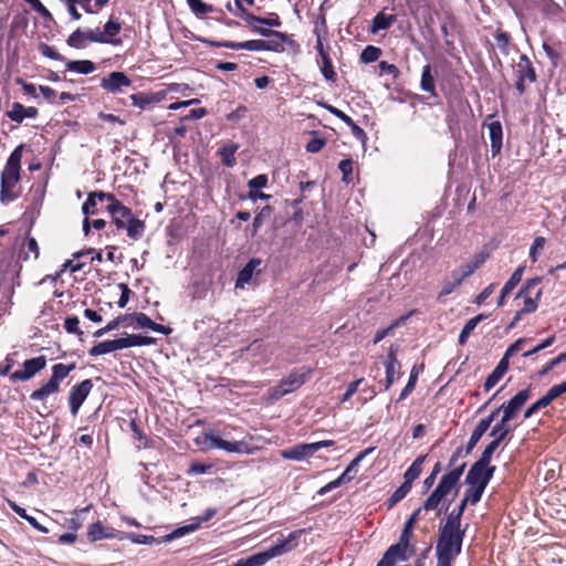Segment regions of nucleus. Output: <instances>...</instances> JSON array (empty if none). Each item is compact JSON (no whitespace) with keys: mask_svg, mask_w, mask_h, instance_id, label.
<instances>
[{"mask_svg":"<svg viewBox=\"0 0 566 566\" xmlns=\"http://www.w3.org/2000/svg\"><path fill=\"white\" fill-rule=\"evenodd\" d=\"M120 350L119 339L104 340L94 345L90 350V356H101L105 354Z\"/></svg>","mask_w":566,"mask_h":566,"instance_id":"cd10ccee","label":"nucleus"},{"mask_svg":"<svg viewBox=\"0 0 566 566\" xmlns=\"http://www.w3.org/2000/svg\"><path fill=\"white\" fill-rule=\"evenodd\" d=\"M364 381V378H359L347 386L345 394L340 398V402L348 401L354 394L357 392L359 385Z\"/></svg>","mask_w":566,"mask_h":566,"instance_id":"69168bd1","label":"nucleus"},{"mask_svg":"<svg viewBox=\"0 0 566 566\" xmlns=\"http://www.w3.org/2000/svg\"><path fill=\"white\" fill-rule=\"evenodd\" d=\"M101 202L106 201V209L112 217L113 223L118 230H126L127 235L133 240H138L145 231V222L135 218L127 207L112 193L99 192Z\"/></svg>","mask_w":566,"mask_h":566,"instance_id":"f257e3e1","label":"nucleus"},{"mask_svg":"<svg viewBox=\"0 0 566 566\" xmlns=\"http://www.w3.org/2000/svg\"><path fill=\"white\" fill-rule=\"evenodd\" d=\"M209 449H220L230 453H251L249 444L244 441H227L223 440L214 430H208L203 433Z\"/></svg>","mask_w":566,"mask_h":566,"instance_id":"0eeeda50","label":"nucleus"},{"mask_svg":"<svg viewBox=\"0 0 566 566\" xmlns=\"http://www.w3.org/2000/svg\"><path fill=\"white\" fill-rule=\"evenodd\" d=\"M464 531L454 528L452 523H446L439 534L436 546L437 562L452 565L461 554Z\"/></svg>","mask_w":566,"mask_h":566,"instance_id":"7ed1b4c3","label":"nucleus"},{"mask_svg":"<svg viewBox=\"0 0 566 566\" xmlns=\"http://www.w3.org/2000/svg\"><path fill=\"white\" fill-rule=\"evenodd\" d=\"M546 243L545 238L543 237H536L533 241V244L530 249V258L533 262L537 261V255L541 250H543L544 245Z\"/></svg>","mask_w":566,"mask_h":566,"instance_id":"6e6d98bb","label":"nucleus"},{"mask_svg":"<svg viewBox=\"0 0 566 566\" xmlns=\"http://www.w3.org/2000/svg\"><path fill=\"white\" fill-rule=\"evenodd\" d=\"M322 60V65H321V72L323 74V76L328 80V81H332L334 80L335 77V71L333 69V64H332V60L329 56H323Z\"/></svg>","mask_w":566,"mask_h":566,"instance_id":"603ef678","label":"nucleus"},{"mask_svg":"<svg viewBox=\"0 0 566 566\" xmlns=\"http://www.w3.org/2000/svg\"><path fill=\"white\" fill-rule=\"evenodd\" d=\"M373 448L366 449L365 451L360 452L355 459H353L348 467L345 469V471L339 475L342 480H344L345 482L352 481L357 472V467L359 465L361 460L367 454L373 452Z\"/></svg>","mask_w":566,"mask_h":566,"instance_id":"7c9ffc66","label":"nucleus"},{"mask_svg":"<svg viewBox=\"0 0 566 566\" xmlns=\"http://www.w3.org/2000/svg\"><path fill=\"white\" fill-rule=\"evenodd\" d=\"M338 168L343 174V181L349 182L352 180L350 175L353 172V160L352 159L340 160Z\"/></svg>","mask_w":566,"mask_h":566,"instance_id":"4d7b16f0","label":"nucleus"},{"mask_svg":"<svg viewBox=\"0 0 566 566\" xmlns=\"http://www.w3.org/2000/svg\"><path fill=\"white\" fill-rule=\"evenodd\" d=\"M500 443H501L500 441L493 439L486 446V448L484 449V451L481 454V458L478 461H481V462H483L485 464L491 465L490 463H491V460H492V455L495 452V450L499 448Z\"/></svg>","mask_w":566,"mask_h":566,"instance_id":"8fccbe9b","label":"nucleus"},{"mask_svg":"<svg viewBox=\"0 0 566 566\" xmlns=\"http://www.w3.org/2000/svg\"><path fill=\"white\" fill-rule=\"evenodd\" d=\"M310 374L311 370L307 368L292 370L279 385L269 390L270 399L275 401L295 391L308 379Z\"/></svg>","mask_w":566,"mask_h":566,"instance_id":"39448f33","label":"nucleus"},{"mask_svg":"<svg viewBox=\"0 0 566 566\" xmlns=\"http://www.w3.org/2000/svg\"><path fill=\"white\" fill-rule=\"evenodd\" d=\"M396 21L395 15H386L384 11L377 13L371 21L370 32L378 33L380 30L389 29Z\"/></svg>","mask_w":566,"mask_h":566,"instance_id":"c756f323","label":"nucleus"},{"mask_svg":"<svg viewBox=\"0 0 566 566\" xmlns=\"http://www.w3.org/2000/svg\"><path fill=\"white\" fill-rule=\"evenodd\" d=\"M510 367V361L502 359L499 361L494 370L489 375L484 382V390L490 391L503 378Z\"/></svg>","mask_w":566,"mask_h":566,"instance_id":"4be33fe9","label":"nucleus"},{"mask_svg":"<svg viewBox=\"0 0 566 566\" xmlns=\"http://www.w3.org/2000/svg\"><path fill=\"white\" fill-rule=\"evenodd\" d=\"M6 114L12 122L20 124L25 118H35L38 116V109L33 106L27 107L18 102H14Z\"/></svg>","mask_w":566,"mask_h":566,"instance_id":"6ab92c4d","label":"nucleus"},{"mask_svg":"<svg viewBox=\"0 0 566 566\" xmlns=\"http://www.w3.org/2000/svg\"><path fill=\"white\" fill-rule=\"evenodd\" d=\"M99 192L90 193L86 201L82 206V211L85 214V217H88L90 214L96 213V205L98 199Z\"/></svg>","mask_w":566,"mask_h":566,"instance_id":"37998d69","label":"nucleus"},{"mask_svg":"<svg viewBox=\"0 0 566 566\" xmlns=\"http://www.w3.org/2000/svg\"><path fill=\"white\" fill-rule=\"evenodd\" d=\"M189 7L195 13L205 14L208 12H211L212 8L206 3H203L201 0H187Z\"/></svg>","mask_w":566,"mask_h":566,"instance_id":"680f3d73","label":"nucleus"},{"mask_svg":"<svg viewBox=\"0 0 566 566\" xmlns=\"http://www.w3.org/2000/svg\"><path fill=\"white\" fill-rule=\"evenodd\" d=\"M494 471V465H489L481 461H476L469 470L465 478V483L468 485H475L485 489L491 481Z\"/></svg>","mask_w":566,"mask_h":566,"instance_id":"6e6552de","label":"nucleus"},{"mask_svg":"<svg viewBox=\"0 0 566 566\" xmlns=\"http://www.w3.org/2000/svg\"><path fill=\"white\" fill-rule=\"evenodd\" d=\"M60 391L59 384L54 382L52 379H49L45 384H43L39 389L34 390L30 398L35 401H46V399L54 394Z\"/></svg>","mask_w":566,"mask_h":566,"instance_id":"393cba45","label":"nucleus"},{"mask_svg":"<svg viewBox=\"0 0 566 566\" xmlns=\"http://www.w3.org/2000/svg\"><path fill=\"white\" fill-rule=\"evenodd\" d=\"M532 391L531 388L523 389L518 391L514 397H512L507 402L502 403L500 409H502V418L504 421L513 420L525 402L531 398Z\"/></svg>","mask_w":566,"mask_h":566,"instance_id":"9d476101","label":"nucleus"},{"mask_svg":"<svg viewBox=\"0 0 566 566\" xmlns=\"http://www.w3.org/2000/svg\"><path fill=\"white\" fill-rule=\"evenodd\" d=\"M118 339L120 344V349L139 346V335H126L125 337H120Z\"/></svg>","mask_w":566,"mask_h":566,"instance_id":"338daca9","label":"nucleus"},{"mask_svg":"<svg viewBox=\"0 0 566 566\" xmlns=\"http://www.w3.org/2000/svg\"><path fill=\"white\" fill-rule=\"evenodd\" d=\"M23 145H19L9 156L1 171V190L0 200L2 203L14 201L19 192L17 187L21 180V160H22Z\"/></svg>","mask_w":566,"mask_h":566,"instance_id":"f03ea898","label":"nucleus"},{"mask_svg":"<svg viewBox=\"0 0 566 566\" xmlns=\"http://www.w3.org/2000/svg\"><path fill=\"white\" fill-rule=\"evenodd\" d=\"M92 388L93 382L91 379H85L71 388L69 395V403L72 416L75 417L77 415L81 406L90 395Z\"/></svg>","mask_w":566,"mask_h":566,"instance_id":"f8f14e48","label":"nucleus"},{"mask_svg":"<svg viewBox=\"0 0 566 566\" xmlns=\"http://www.w3.org/2000/svg\"><path fill=\"white\" fill-rule=\"evenodd\" d=\"M526 338H518L517 340H515L505 352L504 356L502 357V359H506V361L510 360V357H512L513 355H515L517 352H520L524 344L526 343Z\"/></svg>","mask_w":566,"mask_h":566,"instance_id":"052dcab7","label":"nucleus"},{"mask_svg":"<svg viewBox=\"0 0 566 566\" xmlns=\"http://www.w3.org/2000/svg\"><path fill=\"white\" fill-rule=\"evenodd\" d=\"M380 54H381L380 49L373 46V45H368L363 50V52L360 54V59L365 63H371V62L377 61L379 59Z\"/></svg>","mask_w":566,"mask_h":566,"instance_id":"c03bdc74","label":"nucleus"},{"mask_svg":"<svg viewBox=\"0 0 566 566\" xmlns=\"http://www.w3.org/2000/svg\"><path fill=\"white\" fill-rule=\"evenodd\" d=\"M234 1H235L237 9L239 11L237 13V15H239L241 19H243L253 30H254V27H258L259 24H261L262 18L248 12L247 9L244 8V6H242L241 0H234Z\"/></svg>","mask_w":566,"mask_h":566,"instance_id":"c9c22d12","label":"nucleus"},{"mask_svg":"<svg viewBox=\"0 0 566 566\" xmlns=\"http://www.w3.org/2000/svg\"><path fill=\"white\" fill-rule=\"evenodd\" d=\"M67 70L80 74H90L95 71V64L88 60L71 61L67 63Z\"/></svg>","mask_w":566,"mask_h":566,"instance_id":"e433bc0d","label":"nucleus"},{"mask_svg":"<svg viewBox=\"0 0 566 566\" xmlns=\"http://www.w3.org/2000/svg\"><path fill=\"white\" fill-rule=\"evenodd\" d=\"M74 368L75 364H55L52 366V375L50 379H52L54 382L61 386L62 380H64Z\"/></svg>","mask_w":566,"mask_h":566,"instance_id":"2f4dec72","label":"nucleus"},{"mask_svg":"<svg viewBox=\"0 0 566 566\" xmlns=\"http://www.w3.org/2000/svg\"><path fill=\"white\" fill-rule=\"evenodd\" d=\"M266 185H268V177H266V175H258L256 177L252 178L248 182L250 191L262 189Z\"/></svg>","mask_w":566,"mask_h":566,"instance_id":"0e129e2a","label":"nucleus"},{"mask_svg":"<svg viewBox=\"0 0 566 566\" xmlns=\"http://www.w3.org/2000/svg\"><path fill=\"white\" fill-rule=\"evenodd\" d=\"M411 489V485H409L408 483L403 482L402 485L400 488H398L394 493L392 495L390 496L388 503H389V507H392L394 505H396L398 502H400L407 494L408 492L410 491Z\"/></svg>","mask_w":566,"mask_h":566,"instance_id":"49530a36","label":"nucleus"},{"mask_svg":"<svg viewBox=\"0 0 566 566\" xmlns=\"http://www.w3.org/2000/svg\"><path fill=\"white\" fill-rule=\"evenodd\" d=\"M86 38L84 31L80 29L74 31L67 39V43L74 48H83L86 44Z\"/></svg>","mask_w":566,"mask_h":566,"instance_id":"3c124183","label":"nucleus"},{"mask_svg":"<svg viewBox=\"0 0 566 566\" xmlns=\"http://www.w3.org/2000/svg\"><path fill=\"white\" fill-rule=\"evenodd\" d=\"M489 137L493 156L497 155L502 148L503 130L499 120L488 124Z\"/></svg>","mask_w":566,"mask_h":566,"instance_id":"412c9836","label":"nucleus"},{"mask_svg":"<svg viewBox=\"0 0 566 566\" xmlns=\"http://www.w3.org/2000/svg\"><path fill=\"white\" fill-rule=\"evenodd\" d=\"M333 440H322L312 443H298L289 449L281 451V457L285 460L303 461L312 457L315 452L323 448L332 447Z\"/></svg>","mask_w":566,"mask_h":566,"instance_id":"423d86ee","label":"nucleus"},{"mask_svg":"<svg viewBox=\"0 0 566 566\" xmlns=\"http://www.w3.org/2000/svg\"><path fill=\"white\" fill-rule=\"evenodd\" d=\"M424 457H418L412 464L405 472V482L411 485V483L419 478L422 471V463Z\"/></svg>","mask_w":566,"mask_h":566,"instance_id":"72a5a7b5","label":"nucleus"},{"mask_svg":"<svg viewBox=\"0 0 566 566\" xmlns=\"http://www.w3.org/2000/svg\"><path fill=\"white\" fill-rule=\"evenodd\" d=\"M452 281H446L442 285L439 296H446L451 294L461 283L462 281L453 273Z\"/></svg>","mask_w":566,"mask_h":566,"instance_id":"864d4df0","label":"nucleus"},{"mask_svg":"<svg viewBox=\"0 0 566 566\" xmlns=\"http://www.w3.org/2000/svg\"><path fill=\"white\" fill-rule=\"evenodd\" d=\"M485 318L483 314H479L472 318H470L464 327L462 328L460 335H459V344L464 345L470 336V334L473 332V329L478 326L480 322H482Z\"/></svg>","mask_w":566,"mask_h":566,"instance_id":"473e14b6","label":"nucleus"},{"mask_svg":"<svg viewBox=\"0 0 566 566\" xmlns=\"http://www.w3.org/2000/svg\"><path fill=\"white\" fill-rule=\"evenodd\" d=\"M523 272H524V268L518 266L513 272V274L511 275L509 281L504 284V286L501 291V294L499 296V300H497L499 306H503L506 295H509L515 289V286L521 282Z\"/></svg>","mask_w":566,"mask_h":566,"instance_id":"a878e982","label":"nucleus"},{"mask_svg":"<svg viewBox=\"0 0 566 566\" xmlns=\"http://www.w3.org/2000/svg\"><path fill=\"white\" fill-rule=\"evenodd\" d=\"M434 78L431 74V66L424 65L421 73V90L434 94Z\"/></svg>","mask_w":566,"mask_h":566,"instance_id":"4c0bfd02","label":"nucleus"},{"mask_svg":"<svg viewBox=\"0 0 566 566\" xmlns=\"http://www.w3.org/2000/svg\"><path fill=\"white\" fill-rule=\"evenodd\" d=\"M489 429L486 428V424L484 423H481L479 422L476 424V427L474 428L470 439H469V442H468V446H467V453H470L474 447L476 446V443L480 441V439L484 436V433L488 431Z\"/></svg>","mask_w":566,"mask_h":566,"instance_id":"ea45409f","label":"nucleus"},{"mask_svg":"<svg viewBox=\"0 0 566 566\" xmlns=\"http://www.w3.org/2000/svg\"><path fill=\"white\" fill-rule=\"evenodd\" d=\"M465 469V463L460 464L457 468L451 469L447 474H444L437 488L430 494V496L426 500L423 504V510L431 511L438 507L443 499H446L452 491L457 494V486L460 481V478L463 474Z\"/></svg>","mask_w":566,"mask_h":566,"instance_id":"20e7f679","label":"nucleus"},{"mask_svg":"<svg viewBox=\"0 0 566 566\" xmlns=\"http://www.w3.org/2000/svg\"><path fill=\"white\" fill-rule=\"evenodd\" d=\"M237 150L238 145L235 144L226 145L220 149L221 159L226 166L232 167L235 164L234 154Z\"/></svg>","mask_w":566,"mask_h":566,"instance_id":"a19ab883","label":"nucleus"},{"mask_svg":"<svg viewBox=\"0 0 566 566\" xmlns=\"http://www.w3.org/2000/svg\"><path fill=\"white\" fill-rule=\"evenodd\" d=\"M417 379H418V373L416 371V368L413 367L410 373L409 380H408L407 385L405 386V388L401 390V392L399 395L398 401L406 399L412 392V390L416 387Z\"/></svg>","mask_w":566,"mask_h":566,"instance_id":"a18cd8bd","label":"nucleus"},{"mask_svg":"<svg viewBox=\"0 0 566 566\" xmlns=\"http://www.w3.org/2000/svg\"><path fill=\"white\" fill-rule=\"evenodd\" d=\"M212 468V464H206L200 462H192L187 470L189 475H199L207 473Z\"/></svg>","mask_w":566,"mask_h":566,"instance_id":"13d9d810","label":"nucleus"},{"mask_svg":"<svg viewBox=\"0 0 566 566\" xmlns=\"http://www.w3.org/2000/svg\"><path fill=\"white\" fill-rule=\"evenodd\" d=\"M273 557L270 554L269 549L249 556L247 558H241L237 562V566H263Z\"/></svg>","mask_w":566,"mask_h":566,"instance_id":"c85d7f7f","label":"nucleus"},{"mask_svg":"<svg viewBox=\"0 0 566 566\" xmlns=\"http://www.w3.org/2000/svg\"><path fill=\"white\" fill-rule=\"evenodd\" d=\"M213 45L220 46V48H228L233 50H248V51H266L269 48L265 43V40H250L244 42H231V41H224V42H214Z\"/></svg>","mask_w":566,"mask_h":566,"instance_id":"aec40b11","label":"nucleus"},{"mask_svg":"<svg viewBox=\"0 0 566 566\" xmlns=\"http://www.w3.org/2000/svg\"><path fill=\"white\" fill-rule=\"evenodd\" d=\"M476 270V264H472V262H469L464 265H462L459 271L454 272V274L461 280L463 281L465 277L470 276L471 274L474 273V271Z\"/></svg>","mask_w":566,"mask_h":566,"instance_id":"774afa93","label":"nucleus"},{"mask_svg":"<svg viewBox=\"0 0 566 566\" xmlns=\"http://www.w3.org/2000/svg\"><path fill=\"white\" fill-rule=\"evenodd\" d=\"M216 514H217V509H214V507L207 509L202 513V515L192 518L189 524L174 530L170 534H168L166 536V541H172L175 538H179L186 534L195 532L196 530H198L200 527V525L202 523L210 521Z\"/></svg>","mask_w":566,"mask_h":566,"instance_id":"4468645a","label":"nucleus"},{"mask_svg":"<svg viewBox=\"0 0 566 566\" xmlns=\"http://www.w3.org/2000/svg\"><path fill=\"white\" fill-rule=\"evenodd\" d=\"M261 259H251L245 266L239 272L238 279L235 282L237 289H243L245 284L250 283L253 275L261 272Z\"/></svg>","mask_w":566,"mask_h":566,"instance_id":"a211bd4d","label":"nucleus"},{"mask_svg":"<svg viewBox=\"0 0 566 566\" xmlns=\"http://www.w3.org/2000/svg\"><path fill=\"white\" fill-rule=\"evenodd\" d=\"M122 30V25L116 20H108L103 30H101L103 43L119 44L120 40L117 38Z\"/></svg>","mask_w":566,"mask_h":566,"instance_id":"5701e85b","label":"nucleus"},{"mask_svg":"<svg viewBox=\"0 0 566 566\" xmlns=\"http://www.w3.org/2000/svg\"><path fill=\"white\" fill-rule=\"evenodd\" d=\"M397 349L392 346L384 361L386 369L385 390H388L391 385L401 376V365L396 357Z\"/></svg>","mask_w":566,"mask_h":566,"instance_id":"dca6fc26","label":"nucleus"},{"mask_svg":"<svg viewBox=\"0 0 566 566\" xmlns=\"http://www.w3.org/2000/svg\"><path fill=\"white\" fill-rule=\"evenodd\" d=\"M467 505H468V504H464V502H463V501H461V503H460V505H459L458 510H457V511L454 510V511H452V512L449 514V516L447 517L446 523H450V522H451V523H452V526H453L454 528H460V526H461V516H462V514H463V512H464V510H465V506H467Z\"/></svg>","mask_w":566,"mask_h":566,"instance_id":"de8ad7c7","label":"nucleus"},{"mask_svg":"<svg viewBox=\"0 0 566 566\" xmlns=\"http://www.w3.org/2000/svg\"><path fill=\"white\" fill-rule=\"evenodd\" d=\"M565 392H566V389H565L563 382L555 385V386L551 387L548 389V391L542 398H539L536 402H534L535 407L538 410L542 408H545L548 405H551L552 401H554L556 398H558L559 396H562Z\"/></svg>","mask_w":566,"mask_h":566,"instance_id":"bb28decb","label":"nucleus"},{"mask_svg":"<svg viewBox=\"0 0 566 566\" xmlns=\"http://www.w3.org/2000/svg\"><path fill=\"white\" fill-rule=\"evenodd\" d=\"M411 556L412 555L405 551L402 547L400 548L397 544H395L387 549V552L385 553L384 557L380 560L388 564L389 566H394L396 562H406Z\"/></svg>","mask_w":566,"mask_h":566,"instance_id":"b1692460","label":"nucleus"},{"mask_svg":"<svg viewBox=\"0 0 566 566\" xmlns=\"http://www.w3.org/2000/svg\"><path fill=\"white\" fill-rule=\"evenodd\" d=\"M304 532H305L304 530H297V531L291 532L287 535V537L279 538L276 544L269 548V552L272 555V557L274 558V557L281 556V555L292 551L293 548H295L297 546V542H298L300 537L302 536V534Z\"/></svg>","mask_w":566,"mask_h":566,"instance_id":"f3484780","label":"nucleus"},{"mask_svg":"<svg viewBox=\"0 0 566 566\" xmlns=\"http://www.w3.org/2000/svg\"><path fill=\"white\" fill-rule=\"evenodd\" d=\"M541 283L539 277L531 279L526 282L524 289L521 291L520 295L524 298V305L521 310L522 314H530L536 311L537 302L542 295L541 290H536L533 292L538 284Z\"/></svg>","mask_w":566,"mask_h":566,"instance_id":"9b49d317","label":"nucleus"},{"mask_svg":"<svg viewBox=\"0 0 566 566\" xmlns=\"http://www.w3.org/2000/svg\"><path fill=\"white\" fill-rule=\"evenodd\" d=\"M130 85V78L123 72H112L101 81V87L113 94L122 93L125 87Z\"/></svg>","mask_w":566,"mask_h":566,"instance_id":"2eb2a0df","label":"nucleus"},{"mask_svg":"<svg viewBox=\"0 0 566 566\" xmlns=\"http://www.w3.org/2000/svg\"><path fill=\"white\" fill-rule=\"evenodd\" d=\"M484 490H485L484 488H480V486H475V485H468V489L464 493L462 501L464 502V504L470 503V504L474 505L478 502H480Z\"/></svg>","mask_w":566,"mask_h":566,"instance_id":"58836bf2","label":"nucleus"},{"mask_svg":"<svg viewBox=\"0 0 566 566\" xmlns=\"http://www.w3.org/2000/svg\"><path fill=\"white\" fill-rule=\"evenodd\" d=\"M270 40H265L268 44L266 51H281L283 50V43L285 42V35L281 33V36H270Z\"/></svg>","mask_w":566,"mask_h":566,"instance_id":"bf43d9fd","label":"nucleus"},{"mask_svg":"<svg viewBox=\"0 0 566 566\" xmlns=\"http://www.w3.org/2000/svg\"><path fill=\"white\" fill-rule=\"evenodd\" d=\"M411 537H412L411 534L401 533L397 545L400 548L402 547L409 554L413 555L415 554V547H413V545H411Z\"/></svg>","mask_w":566,"mask_h":566,"instance_id":"e2e57ef3","label":"nucleus"},{"mask_svg":"<svg viewBox=\"0 0 566 566\" xmlns=\"http://www.w3.org/2000/svg\"><path fill=\"white\" fill-rule=\"evenodd\" d=\"M80 321L76 316H69L65 318L64 328L70 334L82 335L83 332L78 327Z\"/></svg>","mask_w":566,"mask_h":566,"instance_id":"5fc2aeb1","label":"nucleus"},{"mask_svg":"<svg viewBox=\"0 0 566 566\" xmlns=\"http://www.w3.org/2000/svg\"><path fill=\"white\" fill-rule=\"evenodd\" d=\"M125 539H129L135 544L150 545L156 542V538L151 535L125 533Z\"/></svg>","mask_w":566,"mask_h":566,"instance_id":"09e8293b","label":"nucleus"},{"mask_svg":"<svg viewBox=\"0 0 566 566\" xmlns=\"http://www.w3.org/2000/svg\"><path fill=\"white\" fill-rule=\"evenodd\" d=\"M104 531H105V527L103 526V524L101 522L93 523L87 528V538L91 542H97V541L104 539V536H105Z\"/></svg>","mask_w":566,"mask_h":566,"instance_id":"79ce46f5","label":"nucleus"},{"mask_svg":"<svg viewBox=\"0 0 566 566\" xmlns=\"http://www.w3.org/2000/svg\"><path fill=\"white\" fill-rule=\"evenodd\" d=\"M124 321H127V326L136 328H148L150 331L168 335L171 329L161 324H158L150 319L145 313H133L123 315Z\"/></svg>","mask_w":566,"mask_h":566,"instance_id":"ddd939ff","label":"nucleus"},{"mask_svg":"<svg viewBox=\"0 0 566 566\" xmlns=\"http://www.w3.org/2000/svg\"><path fill=\"white\" fill-rule=\"evenodd\" d=\"M46 357L41 355L31 359H27L22 364V368L19 370H15L10 375V380L12 382L17 381H27L34 377L38 373H40L42 369L46 366Z\"/></svg>","mask_w":566,"mask_h":566,"instance_id":"1a4fd4ad","label":"nucleus"},{"mask_svg":"<svg viewBox=\"0 0 566 566\" xmlns=\"http://www.w3.org/2000/svg\"><path fill=\"white\" fill-rule=\"evenodd\" d=\"M511 426L510 421H504V418H501V420L493 426L491 429L490 436L500 442H502L505 437L510 433Z\"/></svg>","mask_w":566,"mask_h":566,"instance_id":"f704fd0d","label":"nucleus"}]
</instances>
